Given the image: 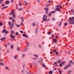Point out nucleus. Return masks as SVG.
I'll use <instances>...</instances> for the list:
<instances>
[{
	"mask_svg": "<svg viewBox=\"0 0 74 74\" xmlns=\"http://www.w3.org/2000/svg\"><path fill=\"white\" fill-rule=\"evenodd\" d=\"M11 26L13 27L14 26V23H12V25Z\"/></svg>",
	"mask_w": 74,
	"mask_h": 74,
	"instance_id": "obj_45",
	"label": "nucleus"
},
{
	"mask_svg": "<svg viewBox=\"0 0 74 74\" xmlns=\"http://www.w3.org/2000/svg\"><path fill=\"white\" fill-rule=\"evenodd\" d=\"M11 2L13 3H14V0H11Z\"/></svg>",
	"mask_w": 74,
	"mask_h": 74,
	"instance_id": "obj_50",
	"label": "nucleus"
},
{
	"mask_svg": "<svg viewBox=\"0 0 74 74\" xmlns=\"http://www.w3.org/2000/svg\"><path fill=\"white\" fill-rule=\"evenodd\" d=\"M72 62H73V61H72V60H71L69 61L70 63H71Z\"/></svg>",
	"mask_w": 74,
	"mask_h": 74,
	"instance_id": "obj_53",
	"label": "nucleus"
},
{
	"mask_svg": "<svg viewBox=\"0 0 74 74\" xmlns=\"http://www.w3.org/2000/svg\"><path fill=\"white\" fill-rule=\"evenodd\" d=\"M53 65L55 66H56L58 65V64H57V62H55L54 63Z\"/></svg>",
	"mask_w": 74,
	"mask_h": 74,
	"instance_id": "obj_11",
	"label": "nucleus"
},
{
	"mask_svg": "<svg viewBox=\"0 0 74 74\" xmlns=\"http://www.w3.org/2000/svg\"><path fill=\"white\" fill-rule=\"evenodd\" d=\"M5 4H2L1 5V7H4V6H5Z\"/></svg>",
	"mask_w": 74,
	"mask_h": 74,
	"instance_id": "obj_52",
	"label": "nucleus"
},
{
	"mask_svg": "<svg viewBox=\"0 0 74 74\" xmlns=\"http://www.w3.org/2000/svg\"><path fill=\"white\" fill-rule=\"evenodd\" d=\"M19 6H21L22 5V3H19Z\"/></svg>",
	"mask_w": 74,
	"mask_h": 74,
	"instance_id": "obj_48",
	"label": "nucleus"
},
{
	"mask_svg": "<svg viewBox=\"0 0 74 74\" xmlns=\"http://www.w3.org/2000/svg\"><path fill=\"white\" fill-rule=\"evenodd\" d=\"M67 23H65L64 24V26H67Z\"/></svg>",
	"mask_w": 74,
	"mask_h": 74,
	"instance_id": "obj_39",
	"label": "nucleus"
},
{
	"mask_svg": "<svg viewBox=\"0 0 74 74\" xmlns=\"http://www.w3.org/2000/svg\"><path fill=\"white\" fill-rule=\"evenodd\" d=\"M47 34H49V35L51 34V32H47Z\"/></svg>",
	"mask_w": 74,
	"mask_h": 74,
	"instance_id": "obj_29",
	"label": "nucleus"
},
{
	"mask_svg": "<svg viewBox=\"0 0 74 74\" xmlns=\"http://www.w3.org/2000/svg\"><path fill=\"white\" fill-rule=\"evenodd\" d=\"M42 66L43 67H46V65H44V64H43L42 65Z\"/></svg>",
	"mask_w": 74,
	"mask_h": 74,
	"instance_id": "obj_27",
	"label": "nucleus"
},
{
	"mask_svg": "<svg viewBox=\"0 0 74 74\" xmlns=\"http://www.w3.org/2000/svg\"><path fill=\"white\" fill-rule=\"evenodd\" d=\"M5 3L7 5L9 4H10V1H6L5 2Z\"/></svg>",
	"mask_w": 74,
	"mask_h": 74,
	"instance_id": "obj_9",
	"label": "nucleus"
},
{
	"mask_svg": "<svg viewBox=\"0 0 74 74\" xmlns=\"http://www.w3.org/2000/svg\"><path fill=\"white\" fill-rule=\"evenodd\" d=\"M12 22L14 23L15 22V20L14 19H13L12 20Z\"/></svg>",
	"mask_w": 74,
	"mask_h": 74,
	"instance_id": "obj_54",
	"label": "nucleus"
},
{
	"mask_svg": "<svg viewBox=\"0 0 74 74\" xmlns=\"http://www.w3.org/2000/svg\"><path fill=\"white\" fill-rule=\"evenodd\" d=\"M38 33V29L37 28H36L35 30V33L36 34H37V33Z\"/></svg>",
	"mask_w": 74,
	"mask_h": 74,
	"instance_id": "obj_12",
	"label": "nucleus"
},
{
	"mask_svg": "<svg viewBox=\"0 0 74 74\" xmlns=\"http://www.w3.org/2000/svg\"><path fill=\"white\" fill-rule=\"evenodd\" d=\"M32 25L34 26H35V24L34 23H33L32 24Z\"/></svg>",
	"mask_w": 74,
	"mask_h": 74,
	"instance_id": "obj_58",
	"label": "nucleus"
},
{
	"mask_svg": "<svg viewBox=\"0 0 74 74\" xmlns=\"http://www.w3.org/2000/svg\"><path fill=\"white\" fill-rule=\"evenodd\" d=\"M27 4H28V3H25V5H27Z\"/></svg>",
	"mask_w": 74,
	"mask_h": 74,
	"instance_id": "obj_62",
	"label": "nucleus"
},
{
	"mask_svg": "<svg viewBox=\"0 0 74 74\" xmlns=\"http://www.w3.org/2000/svg\"><path fill=\"white\" fill-rule=\"evenodd\" d=\"M71 72H72V71H68V74H70V73H71Z\"/></svg>",
	"mask_w": 74,
	"mask_h": 74,
	"instance_id": "obj_34",
	"label": "nucleus"
},
{
	"mask_svg": "<svg viewBox=\"0 0 74 74\" xmlns=\"http://www.w3.org/2000/svg\"><path fill=\"white\" fill-rule=\"evenodd\" d=\"M8 8V6H6L3 7L2 8V10H4V9H5V8Z\"/></svg>",
	"mask_w": 74,
	"mask_h": 74,
	"instance_id": "obj_17",
	"label": "nucleus"
},
{
	"mask_svg": "<svg viewBox=\"0 0 74 74\" xmlns=\"http://www.w3.org/2000/svg\"><path fill=\"white\" fill-rule=\"evenodd\" d=\"M4 32H5V34H8V32L6 31L5 29H3V31L2 32V33H4Z\"/></svg>",
	"mask_w": 74,
	"mask_h": 74,
	"instance_id": "obj_5",
	"label": "nucleus"
},
{
	"mask_svg": "<svg viewBox=\"0 0 74 74\" xmlns=\"http://www.w3.org/2000/svg\"><path fill=\"white\" fill-rule=\"evenodd\" d=\"M69 67V66H68V65H66L65 67H64V69H67V68Z\"/></svg>",
	"mask_w": 74,
	"mask_h": 74,
	"instance_id": "obj_23",
	"label": "nucleus"
},
{
	"mask_svg": "<svg viewBox=\"0 0 74 74\" xmlns=\"http://www.w3.org/2000/svg\"><path fill=\"white\" fill-rule=\"evenodd\" d=\"M58 63H60L62 62V60H58Z\"/></svg>",
	"mask_w": 74,
	"mask_h": 74,
	"instance_id": "obj_13",
	"label": "nucleus"
},
{
	"mask_svg": "<svg viewBox=\"0 0 74 74\" xmlns=\"http://www.w3.org/2000/svg\"><path fill=\"white\" fill-rule=\"evenodd\" d=\"M54 12H55V11H51V13H52V14H53V13H54Z\"/></svg>",
	"mask_w": 74,
	"mask_h": 74,
	"instance_id": "obj_59",
	"label": "nucleus"
},
{
	"mask_svg": "<svg viewBox=\"0 0 74 74\" xmlns=\"http://www.w3.org/2000/svg\"><path fill=\"white\" fill-rule=\"evenodd\" d=\"M14 58L15 59H17V56H14Z\"/></svg>",
	"mask_w": 74,
	"mask_h": 74,
	"instance_id": "obj_33",
	"label": "nucleus"
},
{
	"mask_svg": "<svg viewBox=\"0 0 74 74\" xmlns=\"http://www.w3.org/2000/svg\"><path fill=\"white\" fill-rule=\"evenodd\" d=\"M52 73H53V72L52 71H51L49 72V74H52Z\"/></svg>",
	"mask_w": 74,
	"mask_h": 74,
	"instance_id": "obj_16",
	"label": "nucleus"
},
{
	"mask_svg": "<svg viewBox=\"0 0 74 74\" xmlns=\"http://www.w3.org/2000/svg\"><path fill=\"white\" fill-rule=\"evenodd\" d=\"M27 47H30V43L29 42H27Z\"/></svg>",
	"mask_w": 74,
	"mask_h": 74,
	"instance_id": "obj_18",
	"label": "nucleus"
},
{
	"mask_svg": "<svg viewBox=\"0 0 74 74\" xmlns=\"http://www.w3.org/2000/svg\"><path fill=\"white\" fill-rule=\"evenodd\" d=\"M0 65H3V66H4V64H3V63H1L0 64Z\"/></svg>",
	"mask_w": 74,
	"mask_h": 74,
	"instance_id": "obj_43",
	"label": "nucleus"
},
{
	"mask_svg": "<svg viewBox=\"0 0 74 74\" xmlns=\"http://www.w3.org/2000/svg\"><path fill=\"white\" fill-rule=\"evenodd\" d=\"M11 49H13L14 48V46L13 45H11Z\"/></svg>",
	"mask_w": 74,
	"mask_h": 74,
	"instance_id": "obj_35",
	"label": "nucleus"
},
{
	"mask_svg": "<svg viewBox=\"0 0 74 74\" xmlns=\"http://www.w3.org/2000/svg\"><path fill=\"white\" fill-rule=\"evenodd\" d=\"M59 66L60 67H62V63H60V64H59Z\"/></svg>",
	"mask_w": 74,
	"mask_h": 74,
	"instance_id": "obj_37",
	"label": "nucleus"
},
{
	"mask_svg": "<svg viewBox=\"0 0 74 74\" xmlns=\"http://www.w3.org/2000/svg\"><path fill=\"white\" fill-rule=\"evenodd\" d=\"M8 23L10 26H11V23H10V22H8Z\"/></svg>",
	"mask_w": 74,
	"mask_h": 74,
	"instance_id": "obj_32",
	"label": "nucleus"
},
{
	"mask_svg": "<svg viewBox=\"0 0 74 74\" xmlns=\"http://www.w3.org/2000/svg\"><path fill=\"white\" fill-rule=\"evenodd\" d=\"M55 20V18H54L52 20V21H54Z\"/></svg>",
	"mask_w": 74,
	"mask_h": 74,
	"instance_id": "obj_57",
	"label": "nucleus"
},
{
	"mask_svg": "<svg viewBox=\"0 0 74 74\" xmlns=\"http://www.w3.org/2000/svg\"><path fill=\"white\" fill-rule=\"evenodd\" d=\"M53 41L55 43H56L57 42V40L56 39H53Z\"/></svg>",
	"mask_w": 74,
	"mask_h": 74,
	"instance_id": "obj_14",
	"label": "nucleus"
},
{
	"mask_svg": "<svg viewBox=\"0 0 74 74\" xmlns=\"http://www.w3.org/2000/svg\"><path fill=\"white\" fill-rule=\"evenodd\" d=\"M10 15H12V17L14 18H16V16H15V13L14 12V11L13 10H12V11L9 14Z\"/></svg>",
	"mask_w": 74,
	"mask_h": 74,
	"instance_id": "obj_3",
	"label": "nucleus"
},
{
	"mask_svg": "<svg viewBox=\"0 0 74 74\" xmlns=\"http://www.w3.org/2000/svg\"><path fill=\"white\" fill-rule=\"evenodd\" d=\"M16 27H20V26H21V25H18V24H16Z\"/></svg>",
	"mask_w": 74,
	"mask_h": 74,
	"instance_id": "obj_20",
	"label": "nucleus"
},
{
	"mask_svg": "<svg viewBox=\"0 0 74 74\" xmlns=\"http://www.w3.org/2000/svg\"><path fill=\"white\" fill-rule=\"evenodd\" d=\"M34 56H35V57H36V58H38V56L37 55H34Z\"/></svg>",
	"mask_w": 74,
	"mask_h": 74,
	"instance_id": "obj_25",
	"label": "nucleus"
},
{
	"mask_svg": "<svg viewBox=\"0 0 74 74\" xmlns=\"http://www.w3.org/2000/svg\"><path fill=\"white\" fill-rule=\"evenodd\" d=\"M6 70H10V69H8V66H6L5 68Z\"/></svg>",
	"mask_w": 74,
	"mask_h": 74,
	"instance_id": "obj_26",
	"label": "nucleus"
},
{
	"mask_svg": "<svg viewBox=\"0 0 74 74\" xmlns=\"http://www.w3.org/2000/svg\"><path fill=\"white\" fill-rule=\"evenodd\" d=\"M36 0V1H37L38 3H40V1H41V0Z\"/></svg>",
	"mask_w": 74,
	"mask_h": 74,
	"instance_id": "obj_42",
	"label": "nucleus"
},
{
	"mask_svg": "<svg viewBox=\"0 0 74 74\" xmlns=\"http://www.w3.org/2000/svg\"><path fill=\"white\" fill-rule=\"evenodd\" d=\"M5 39H6V38H5V37H3L1 38V41H4V40H5Z\"/></svg>",
	"mask_w": 74,
	"mask_h": 74,
	"instance_id": "obj_10",
	"label": "nucleus"
},
{
	"mask_svg": "<svg viewBox=\"0 0 74 74\" xmlns=\"http://www.w3.org/2000/svg\"><path fill=\"white\" fill-rule=\"evenodd\" d=\"M15 34L16 36H18V32H16L15 33Z\"/></svg>",
	"mask_w": 74,
	"mask_h": 74,
	"instance_id": "obj_36",
	"label": "nucleus"
},
{
	"mask_svg": "<svg viewBox=\"0 0 74 74\" xmlns=\"http://www.w3.org/2000/svg\"><path fill=\"white\" fill-rule=\"evenodd\" d=\"M65 63H66V62L64 61L63 62H62V64H65Z\"/></svg>",
	"mask_w": 74,
	"mask_h": 74,
	"instance_id": "obj_38",
	"label": "nucleus"
},
{
	"mask_svg": "<svg viewBox=\"0 0 74 74\" xmlns=\"http://www.w3.org/2000/svg\"><path fill=\"white\" fill-rule=\"evenodd\" d=\"M7 44L8 45H10V43H8Z\"/></svg>",
	"mask_w": 74,
	"mask_h": 74,
	"instance_id": "obj_63",
	"label": "nucleus"
},
{
	"mask_svg": "<svg viewBox=\"0 0 74 74\" xmlns=\"http://www.w3.org/2000/svg\"><path fill=\"white\" fill-rule=\"evenodd\" d=\"M68 66V67H71V64L70 63H69Z\"/></svg>",
	"mask_w": 74,
	"mask_h": 74,
	"instance_id": "obj_31",
	"label": "nucleus"
},
{
	"mask_svg": "<svg viewBox=\"0 0 74 74\" xmlns=\"http://www.w3.org/2000/svg\"><path fill=\"white\" fill-rule=\"evenodd\" d=\"M48 16L47 15H44L43 16V20L44 21V22H45L47 21V18Z\"/></svg>",
	"mask_w": 74,
	"mask_h": 74,
	"instance_id": "obj_4",
	"label": "nucleus"
},
{
	"mask_svg": "<svg viewBox=\"0 0 74 74\" xmlns=\"http://www.w3.org/2000/svg\"><path fill=\"white\" fill-rule=\"evenodd\" d=\"M53 51L54 53H55V52H56V49H55Z\"/></svg>",
	"mask_w": 74,
	"mask_h": 74,
	"instance_id": "obj_51",
	"label": "nucleus"
},
{
	"mask_svg": "<svg viewBox=\"0 0 74 74\" xmlns=\"http://www.w3.org/2000/svg\"><path fill=\"white\" fill-rule=\"evenodd\" d=\"M17 51H20V49H19V48L18 47L17 48Z\"/></svg>",
	"mask_w": 74,
	"mask_h": 74,
	"instance_id": "obj_44",
	"label": "nucleus"
},
{
	"mask_svg": "<svg viewBox=\"0 0 74 74\" xmlns=\"http://www.w3.org/2000/svg\"><path fill=\"white\" fill-rule=\"evenodd\" d=\"M59 73L60 74H62V71L61 70H60L59 71Z\"/></svg>",
	"mask_w": 74,
	"mask_h": 74,
	"instance_id": "obj_30",
	"label": "nucleus"
},
{
	"mask_svg": "<svg viewBox=\"0 0 74 74\" xmlns=\"http://www.w3.org/2000/svg\"><path fill=\"white\" fill-rule=\"evenodd\" d=\"M20 32H21V34L23 33V31H20Z\"/></svg>",
	"mask_w": 74,
	"mask_h": 74,
	"instance_id": "obj_47",
	"label": "nucleus"
},
{
	"mask_svg": "<svg viewBox=\"0 0 74 74\" xmlns=\"http://www.w3.org/2000/svg\"><path fill=\"white\" fill-rule=\"evenodd\" d=\"M22 58H23L25 56V54H22Z\"/></svg>",
	"mask_w": 74,
	"mask_h": 74,
	"instance_id": "obj_24",
	"label": "nucleus"
},
{
	"mask_svg": "<svg viewBox=\"0 0 74 74\" xmlns=\"http://www.w3.org/2000/svg\"><path fill=\"white\" fill-rule=\"evenodd\" d=\"M71 12L72 13H73V12H74V10L73 9H71Z\"/></svg>",
	"mask_w": 74,
	"mask_h": 74,
	"instance_id": "obj_21",
	"label": "nucleus"
},
{
	"mask_svg": "<svg viewBox=\"0 0 74 74\" xmlns=\"http://www.w3.org/2000/svg\"><path fill=\"white\" fill-rule=\"evenodd\" d=\"M23 36L25 37H26V38H28V37H29V36H28L26 34H23Z\"/></svg>",
	"mask_w": 74,
	"mask_h": 74,
	"instance_id": "obj_8",
	"label": "nucleus"
},
{
	"mask_svg": "<svg viewBox=\"0 0 74 74\" xmlns=\"http://www.w3.org/2000/svg\"><path fill=\"white\" fill-rule=\"evenodd\" d=\"M49 4H47L46 5V6H47V7H48V6H49Z\"/></svg>",
	"mask_w": 74,
	"mask_h": 74,
	"instance_id": "obj_64",
	"label": "nucleus"
},
{
	"mask_svg": "<svg viewBox=\"0 0 74 74\" xmlns=\"http://www.w3.org/2000/svg\"><path fill=\"white\" fill-rule=\"evenodd\" d=\"M44 10H46L45 11V13L47 14H48V11L49 10V9L48 8V7L47 8H47H44Z\"/></svg>",
	"mask_w": 74,
	"mask_h": 74,
	"instance_id": "obj_6",
	"label": "nucleus"
},
{
	"mask_svg": "<svg viewBox=\"0 0 74 74\" xmlns=\"http://www.w3.org/2000/svg\"><path fill=\"white\" fill-rule=\"evenodd\" d=\"M56 55H59V52L57 51L56 53Z\"/></svg>",
	"mask_w": 74,
	"mask_h": 74,
	"instance_id": "obj_28",
	"label": "nucleus"
},
{
	"mask_svg": "<svg viewBox=\"0 0 74 74\" xmlns=\"http://www.w3.org/2000/svg\"><path fill=\"white\" fill-rule=\"evenodd\" d=\"M3 25V23L0 22V26H2Z\"/></svg>",
	"mask_w": 74,
	"mask_h": 74,
	"instance_id": "obj_41",
	"label": "nucleus"
},
{
	"mask_svg": "<svg viewBox=\"0 0 74 74\" xmlns=\"http://www.w3.org/2000/svg\"><path fill=\"white\" fill-rule=\"evenodd\" d=\"M10 36L11 38H12L13 40H14L15 38V36H14L13 35H10Z\"/></svg>",
	"mask_w": 74,
	"mask_h": 74,
	"instance_id": "obj_7",
	"label": "nucleus"
},
{
	"mask_svg": "<svg viewBox=\"0 0 74 74\" xmlns=\"http://www.w3.org/2000/svg\"><path fill=\"white\" fill-rule=\"evenodd\" d=\"M11 34H14V31L13 30H12L11 31Z\"/></svg>",
	"mask_w": 74,
	"mask_h": 74,
	"instance_id": "obj_22",
	"label": "nucleus"
},
{
	"mask_svg": "<svg viewBox=\"0 0 74 74\" xmlns=\"http://www.w3.org/2000/svg\"><path fill=\"white\" fill-rule=\"evenodd\" d=\"M69 24L70 25H73L74 24V16L69 18Z\"/></svg>",
	"mask_w": 74,
	"mask_h": 74,
	"instance_id": "obj_1",
	"label": "nucleus"
},
{
	"mask_svg": "<svg viewBox=\"0 0 74 74\" xmlns=\"http://www.w3.org/2000/svg\"><path fill=\"white\" fill-rule=\"evenodd\" d=\"M60 5H61V4L57 5L56 7V8L55 9V10H56L57 11H60L61 10L60 8H62L61 6H60Z\"/></svg>",
	"mask_w": 74,
	"mask_h": 74,
	"instance_id": "obj_2",
	"label": "nucleus"
},
{
	"mask_svg": "<svg viewBox=\"0 0 74 74\" xmlns=\"http://www.w3.org/2000/svg\"><path fill=\"white\" fill-rule=\"evenodd\" d=\"M5 47L6 48H7V44H5Z\"/></svg>",
	"mask_w": 74,
	"mask_h": 74,
	"instance_id": "obj_49",
	"label": "nucleus"
},
{
	"mask_svg": "<svg viewBox=\"0 0 74 74\" xmlns=\"http://www.w3.org/2000/svg\"><path fill=\"white\" fill-rule=\"evenodd\" d=\"M25 64H24L23 65V69H24V68H25Z\"/></svg>",
	"mask_w": 74,
	"mask_h": 74,
	"instance_id": "obj_56",
	"label": "nucleus"
},
{
	"mask_svg": "<svg viewBox=\"0 0 74 74\" xmlns=\"http://www.w3.org/2000/svg\"><path fill=\"white\" fill-rule=\"evenodd\" d=\"M3 0H0V4H1L3 3Z\"/></svg>",
	"mask_w": 74,
	"mask_h": 74,
	"instance_id": "obj_19",
	"label": "nucleus"
},
{
	"mask_svg": "<svg viewBox=\"0 0 74 74\" xmlns=\"http://www.w3.org/2000/svg\"><path fill=\"white\" fill-rule=\"evenodd\" d=\"M33 63H34V64H35L36 66V65H37V62H35V63H34L33 62Z\"/></svg>",
	"mask_w": 74,
	"mask_h": 74,
	"instance_id": "obj_55",
	"label": "nucleus"
},
{
	"mask_svg": "<svg viewBox=\"0 0 74 74\" xmlns=\"http://www.w3.org/2000/svg\"><path fill=\"white\" fill-rule=\"evenodd\" d=\"M41 60H39L38 61V63H41L42 61V59L41 58Z\"/></svg>",
	"mask_w": 74,
	"mask_h": 74,
	"instance_id": "obj_15",
	"label": "nucleus"
},
{
	"mask_svg": "<svg viewBox=\"0 0 74 74\" xmlns=\"http://www.w3.org/2000/svg\"><path fill=\"white\" fill-rule=\"evenodd\" d=\"M12 27H12V26H11V27L10 26L9 27L10 28V29H12Z\"/></svg>",
	"mask_w": 74,
	"mask_h": 74,
	"instance_id": "obj_46",
	"label": "nucleus"
},
{
	"mask_svg": "<svg viewBox=\"0 0 74 74\" xmlns=\"http://www.w3.org/2000/svg\"><path fill=\"white\" fill-rule=\"evenodd\" d=\"M9 19H12V18L9 17Z\"/></svg>",
	"mask_w": 74,
	"mask_h": 74,
	"instance_id": "obj_60",
	"label": "nucleus"
},
{
	"mask_svg": "<svg viewBox=\"0 0 74 74\" xmlns=\"http://www.w3.org/2000/svg\"><path fill=\"white\" fill-rule=\"evenodd\" d=\"M51 16V13H50L49 14V17H50Z\"/></svg>",
	"mask_w": 74,
	"mask_h": 74,
	"instance_id": "obj_40",
	"label": "nucleus"
},
{
	"mask_svg": "<svg viewBox=\"0 0 74 74\" xmlns=\"http://www.w3.org/2000/svg\"><path fill=\"white\" fill-rule=\"evenodd\" d=\"M19 10H20V11H22V9L21 8H19Z\"/></svg>",
	"mask_w": 74,
	"mask_h": 74,
	"instance_id": "obj_61",
	"label": "nucleus"
}]
</instances>
